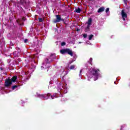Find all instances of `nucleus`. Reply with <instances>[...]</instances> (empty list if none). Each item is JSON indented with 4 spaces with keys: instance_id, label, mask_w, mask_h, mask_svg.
<instances>
[{
    "instance_id": "f257e3e1",
    "label": "nucleus",
    "mask_w": 130,
    "mask_h": 130,
    "mask_svg": "<svg viewBox=\"0 0 130 130\" xmlns=\"http://www.w3.org/2000/svg\"><path fill=\"white\" fill-rule=\"evenodd\" d=\"M98 72H100L99 69H95V68H92L90 69L89 72L88 74V78L91 79L93 77H94V81H97L98 80V78L99 77V75L100 73Z\"/></svg>"
},
{
    "instance_id": "f03ea898",
    "label": "nucleus",
    "mask_w": 130,
    "mask_h": 130,
    "mask_svg": "<svg viewBox=\"0 0 130 130\" xmlns=\"http://www.w3.org/2000/svg\"><path fill=\"white\" fill-rule=\"evenodd\" d=\"M60 53L61 54H66V53H68V54L71 56H73L74 55V52H73V50L70 48L62 49L60 50Z\"/></svg>"
},
{
    "instance_id": "7ed1b4c3",
    "label": "nucleus",
    "mask_w": 130,
    "mask_h": 130,
    "mask_svg": "<svg viewBox=\"0 0 130 130\" xmlns=\"http://www.w3.org/2000/svg\"><path fill=\"white\" fill-rule=\"evenodd\" d=\"M12 84H13V82L11 81V78H10V77L6 79L5 84V87H10Z\"/></svg>"
},
{
    "instance_id": "20e7f679",
    "label": "nucleus",
    "mask_w": 130,
    "mask_h": 130,
    "mask_svg": "<svg viewBox=\"0 0 130 130\" xmlns=\"http://www.w3.org/2000/svg\"><path fill=\"white\" fill-rule=\"evenodd\" d=\"M50 95V93H47V94H40L39 95V97L41 99H44V100H47Z\"/></svg>"
},
{
    "instance_id": "39448f33",
    "label": "nucleus",
    "mask_w": 130,
    "mask_h": 130,
    "mask_svg": "<svg viewBox=\"0 0 130 130\" xmlns=\"http://www.w3.org/2000/svg\"><path fill=\"white\" fill-rule=\"evenodd\" d=\"M121 15L122 16V19L123 21H125V18H127V14L124 12V10H122Z\"/></svg>"
},
{
    "instance_id": "423d86ee",
    "label": "nucleus",
    "mask_w": 130,
    "mask_h": 130,
    "mask_svg": "<svg viewBox=\"0 0 130 130\" xmlns=\"http://www.w3.org/2000/svg\"><path fill=\"white\" fill-rule=\"evenodd\" d=\"M61 21V17L60 15H56V19L53 20V23H58Z\"/></svg>"
},
{
    "instance_id": "0eeeda50",
    "label": "nucleus",
    "mask_w": 130,
    "mask_h": 130,
    "mask_svg": "<svg viewBox=\"0 0 130 130\" xmlns=\"http://www.w3.org/2000/svg\"><path fill=\"white\" fill-rule=\"evenodd\" d=\"M52 60H51V61H49V59H48V58H45L44 59V61L43 62V66H45V64H47V63H50V62H51Z\"/></svg>"
},
{
    "instance_id": "6e6552de",
    "label": "nucleus",
    "mask_w": 130,
    "mask_h": 130,
    "mask_svg": "<svg viewBox=\"0 0 130 130\" xmlns=\"http://www.w3.org/2000/svg\"><path fill=\"white\" fill-rule=\"evenodd\" d=\"M17 79H18V76H13L11 79V81H12V82L13 83H15V82H16V81H17Z\"/></svg>"
},
{
    "instance_id": "1a4fd4ad",
    "label": "nucleus",
    "mask_w": 130,
    "mask_h": 130,
    "mask_svg": "<svg viewBox=\"0 0 130 130\" xmlns=\"http://www.w3.org/2000/svg\"><path fill=\"white\" fill-rule=\"evenodd\" d=\"M105 10V8L104 7H102L99 9L98 10V13H102V12H104V10Z\"/></svg>"
},
{
    "instance_id": "9d476101",
    "label": "nucleus",
    "mask_w": 130,
    "mask_h": 130,
    "mask_svg": "<svg viewBox=\"0 0 130 130\" xmlns=\"http://www.w3.org/2000/svg\"><path fill=\"white\" fill-rule=\"evenodd\" d=\"M87 23V25L91 26L92 25V18H89L88 22Z\"/></svg>"
},
{
    "instance_id": "9b49d317",
    "label": "nucleus",
    "mask_w": 130,
    "mask_h": 130,
    "mask_svg": "<svg viewBox=\"0 0 130 130\" xmlns=\"http://www.w3.org/2000/svg\"><path fill=\"white\" fill-rule=\"evenodd\" d=\"M75 12L77 13V14H80L81 12H82V10L79 7L78 9H75Z\"/></svg>"
},
{
    "instance_id": "f8f14e48",
    "label": "nucleus",
    "mask_w": 130,
    "mask_h": 130,
    "mask_svg": "<svg viewBox=\"0 0 130 130\" xmlns=\"http://www.w3.org/2000/svg\"><path fill=\"white\" fill-rule=\"evenodd\" d=\"M91 30V28H90V25H87V27L85 28V32H88V31H90Z\"/></svg>"
},
{
    "instance_id": "ddd939ff",
    "label": "nucleus",
    "mask_w": 130,
    "mask_h": 130,
    "mask_svg": "<svg viewBox=\"0 0 130 130\" xmlns=\"http://www.w3.org/2000/svg\"><path fill=\"white\" fill-rule=\"evenodd\" d=\"M93 37H94V35H90L89 36V40H92V39L93 38Z\"/></svg>"
},
{
    "instance_id": "4468645a",
    "label": "nucleus",
    "mask_w": 130,
    "mask_h": 130,
    "mask_svg": "<svg viewBox=\"0 0 130 130\" xmlns=\"http://www.w3.org/2000/svg\"><path fill=\"white\" fill-rule=\"evenodd\" d=\"M38 19L39 20L40 23H42V22H43V19L41 18H38Z\"/></svg>"
},
{
    "instance_id": "2eb2a0df",
    "label": "nucleus",
    "mask_w": 130,
    "mask_h": 130,
    "mask_svg": "<svg viewBox=\"0 0 130 130\" xmlns=\"http://www.w3.org/2000/svg\"><path fill=\"white\" fill-rule=\"evenodd\" d=\"M75 65H72L71 66H70V70H74V69H75Z\"/></svg>"
},
{
    "instance_id": "dca6fc26",
    "label": "nucleus",
    "mask_w": 130,
    "mask_h": 130,
    "mask_svg": "<svg viewBox=\"0 0 130 130\" xmlns=\"http://www.w3.org/2000/svg\"><path fill=\"white\" fill-rule=\"evenodd\" d=\"M16 88H18V85H14L12 86V90H15Z\"/></svg>"
},
{
    "instance_id": "f3484780",
    "label": "nucleus",
    "mask_w": 130,
    "mask_h": 130,
    "mask_svg": "<svg viewBox=\"0 0 130 130\" xmlns=\"http://www.w3.org/2000/svg\"><path fill=\"white\" fill-rule=\"evenodd\" d=\"M66 44H67V43H66V42H63L61 43V46H64V45H66Z\"/></svg>"
},
{
    "instance_id": "a211bd4d",
    "label": "nucleus",
    "mask_w": 130,
    "mask_h": 130,
    "mask_svg": "<svg viewBox=\"0 0 130 130\" xmlns=\"http://www.w3.org/2000/svg\"><path fill=\"white\" fill-rule=\"evenodd\" d=\"M109 12V8H107L106 10V13H108Z\"/></svg>"
},
{
    "instance_id": "6ab92c4d",
    "label": "nucleus",
    "mask_w": 130,
    "mask_h": 130,
    "mask_svg": "<svg viewBox=\"0 0 130 130\" xmlns=\"http://www.w3.org/2000/svg\"><path fill=\"white\" fill-rule=\"evenodd\" d=\"M87 36H88V35L87 34H84L83 35V38H87Z\"/></svg>"
},
{
    "instance_id": "aec40b11",
    "label": "nucleus",
    "mask_w": 130,
    "mask_h": 130,
    "mask_svg": "<svg viewBox=\"0 0 130 130\" xmlns=\"http://www.w3.org/2000/svg\"><path fill=\"white\" fill-rule=\"evenodd\" d=\"M13 55H14L15 56H17V51L14 52H13Z\"/></svg>"
},
{
    "instance_id": "412c9836",
    "label": "nucleus",
    "mask_w": 130,
    "mask_h": 130,
    "mask_svg": "<svg viewBox=\"0 0 130 130\" xmlns=\"http://www.w3.org/2000/svg\"><path fill=\"white\" fill-rule=\"evenodd\" d=\"M55 97V96H54V95H51V99H54Z\"/></svg>"
},
{
    "instance_id": "4be33fe9",
    "label": "nucleus",
    "mask_w": 130,
    "mask_h": 130,
    "mask_svg": "<svg viewBox=\"0 0 130 130\" xmlns=\"http://www.w3.org/2000/svg\"><path fill=\"white\" fill-rule=\"evenodd\" d=\"M28 42V39L24 40V43H27Z\"/></svg>"
},
{
    "instance_id": "5701e85b",
    "label": "nucleus",
    "mask_w": 130,
    "mask_h": 130,
    "mask_svg": "<svg viewBox=\"0 0 130 130\" xmlns=\"http://www.w3.org/2000/svg\"><path fill=\"white\" fill-rule=\"evenodd\" d=\"M89 60H90V61H91V62H92V61L93 60V58H90Z\"/></svg>"
},
{
    "instance_id": "b1692460",
    "label": "nucleus",
    "mask_w": 130,
    "mask_h": 130,
    "mask_svg": "<svg viewBox=\"0 0 130 130\" xmlns=\"http://www.w3.org/2000/svg\"><path fill=\"white\" fill-rule=\"evenodd\" d=\"M62 74H66V75H67L68 73H67L66 71H63Z\"/></svg>"
},
{
    "instance_id": "393cba45",
    "label": "nucleus",
    "mask_w": 130,
    "mask_h": 130,
    "mask_svg": "<svg viewBox=\"0 0 130 130\" xmlns=\"http://www.w3.org/2000/svg\"><path fill=\"white\" fill-rule=\"evenodd\" d=\"M123 126H124V125H122V126H121V128H120L121 130H122V128H123Z\"/></svg>"
},
{
    "instance_id": "a878e982",
    "label": "nucleus",
    "mask_w": 130,
    "mask_h": 130,
    "mask_svg": "<svg viewBox=\"0 0 130 130\" xmlns=\"http://www.w3.org/2000/svg\"><path fill=\"white\" fill-rule=\"evenodd\" d=\"M20 2L21 3H24V2H25V0H20Z\"/></svg>"
},
{
    "instance_id": "bb28decb",
    "label": "nucleus",
    "mask_w": 130,
    "mask_h": 130,
    "mask_svg": "<svg viewBox=\"0 0 130 130\" xmlns=\"http://www.w3.org/2000/svg\"><path fill=\"white\" fill-rule=\"evenodd\" d=\"M47 72H48V69H49V67H47Z\"/></svg>"
},
{
    "instance_id": "cd10ccee",
    "label": "nucleus",
    "mask_w": 130,
    "mask_h": 130,
    "mask_svg": "<svg viewBox=\"0 0 130 130\" xmlns=\"http://www.w3.org/2000/svg\"><path fill=\"white\" fill-rule=\"evenodd\" d=\"M52 57V55H51V56H50V58H51Z\"/></svg>"
},
{
    "instance_id": "c85d7f7f",
    "label": "nucleus",
    "mask_w": 130,
    "mask_h": 130,
    "mask_svg": "<svg viewBox=\"0 0 130 130\" xmlns=\"http://www.w3.org/2000/svg\"><path fill=\"white\" fill-rule=\"evenodd\" d=\"M66 76V75H63L62 77V79H63V78H64V76Z\"/></svg>"
},
{
    "instance_id": "c756f323",
    "label": "nucleus",
    "mask_w": 130,
    "mask_h": 130,
    "mask_svg": "<svg viewBox=\"0 0 130 130\" xmlns=\"http://www.w3.org/2000/svg\"><path fill=\"white\" fill-rule=\"evenodd\" d=\"M22 20H25V17H23Z\"/></svg>"
},
{
    "instance_id": "7c9ffc66",
    "label": "nucleus",
    "mask_w": 130,
    "mask_h": 130,
    "mask_svg": "<svg viewBox=\"0 0 130 130\" xmlns=\"http://www.w3.org/2000/svg\"><path fill=\"white\" fill-rule=\"evenodd\" d=\"M77 31H80V30H79V29H77Z\"/></svg>"
},
{
    "instance_id": "2f4dec72",
    "label": "nucleus",
    "mask_w": 130,
    "mask_h": 130,
    "mask_svg": "<svg viewBox=\"0 0 130 130\" xmlns=\"http://www.w3.org/2000/svg\"><path fill=\"white\" fill-rule=\"evenodd\" d=\"M17 22H19V21L18 20H17Z\"/></svg>"
},
{
    "instance_id": "473e14b6",
    "label": "nucleus",
    "mask_w": 130,
    "mask_h": 130,
    "mask_svg": "<svg viewBox=\"0 0 130 130\" xmlns=\"http://www.w3.org/2000/svg\"><path fill=\"white\" fill-rule=\"evenodd\" d=\"M82 71H80V73H81Z\"/></svg>"
},
{
    "instance_id": "72a5a7b5",
    "label": "nucleus",
    "mask_w": 130,
    "mask_h": 130,
    "mask_svg": "<svg viewBox=\"0 0 130 130\" xmlns=\"http://www.w3.org/2000/svg\"><path fill=\"white\" fill-rule=\"evenodd\" d=\"M42 68H43V67H41Z\"/></svg>"
}]
</instances>
